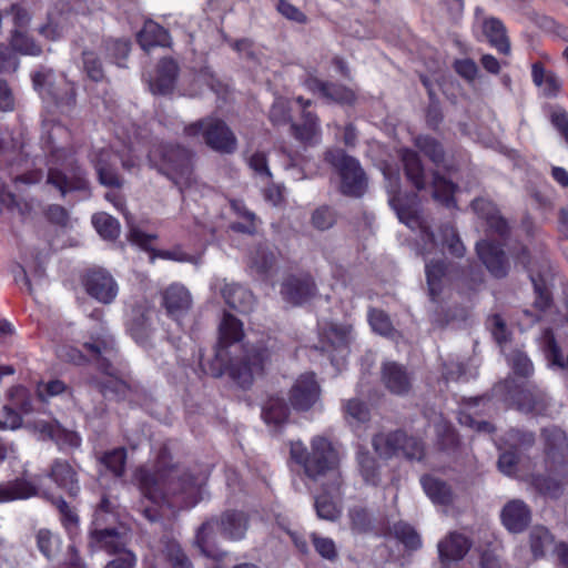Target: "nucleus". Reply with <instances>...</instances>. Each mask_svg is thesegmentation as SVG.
Here are the masks:
<instances>
[{
    "mask_svg": "<svg viewBox=\"0 0 568 568\" xmlns=\"http://www.w3.org/2000/svg\"><path fill=\"white\" fill-rule=\"evenodd\" d=\"M108 55L120 67L130 53L131 43L128 39H108L104 41Z\"/></svg>",
    "mask_w": 568,
    "mask_h": 568,
    "instance_id": "052dcab7",
    "label": "nucleus"
},
{
    "mask_svg": "<svg viewBox=\"0 0 568 568\" xmlns=\"http://www.w3.org/2000/svg\"><path fill=\"white\" fill-rule=\"evenodd\" d=\"M283 349L282 343L272 335H265L254 342L243 345L241 354L229 357V352L216 344L211 359H200V365L206 375L221 377L227 369L231 378L242 388L250 387L254 379L262 376L265 366Z\"/></svg>",
    "mask_w": 568,
    "mask_h": 568,
    "instance_id": "7ed1b4c3",
    "label": "nucleus"
},
{
    "mask_svg": "<svg viewBox=\"0 0 568 568\" xmlns=\"http://www.w3.org/2000/svg\"><path fill=\"white\" fill-rule=\"evenodd\" d=\"M221 293L225 303L240 313H248L254 307V295L239 284H225Z\"/></svg>",
    "mask_w": 568,
    "mask_h": 568,
    "instance_id": "473e14b6",
    "label": "nucleus"
},
{
    "mask_svg": "<svg viewBox=\"0 0 568 568\" xmlns=\"http://www.w3.org/2000/svg\"><path fill=\"white\" fill-rule=\"evenodd\" d=\"M337 215L334 209L322 205L315 209L311 215V224L318 231H326L334 226Z\"/></svg>",
    "mask_w": 568,
    "mask_h": 568,
    "instance_id": "4d7b16f0",
    "label": "nucleus"
},
{
    "mask_svg": "<svg viewBox=\"0 0 568 568\" xmlns=\"http://www.w3.org/2000/svg\"><path fill=\"white\" fill-rule=\"evenodd\" d=\"M243 337V324L232 314L224 313L219 326V342L227 349Z\"/></svg>",
    "mask_w": 568,
    "mask_h": 568,
    "instance_id": "58836bf2",
    "label": "nucleus"
},
{
    "mask_svg": "<svg viewBox=\"0 0 568 568\" xmlns=\"http://www.w3.org/2000/svg\"><path fill=\"white\" fill-rule=\"evenodd\" d=\"M501 523L510 532L524 531L531 520V511L521 499L509 500L501 509Z\"/></svg>",
    "mask_w": 568,
    "mask_h": 568,
    "instance_id": "aec40b11",
    "label": "nucleus"
},
{
    "mask_svg": "<svg viewBox=\"0 0 568 568\" xmlns=\"http://www.w3.org/2000/svg\"><path fill=\"white\" fill-rule=\"evenodd\" d=\"M97 232L106 240H115L120 234V223L108 213H97L92 217Z\"/></svg>",
    "mask_w": 568,
    "mask_h": 568,
    "instance_id": "09e8293b",
    "label": "nucleus"
},
{
    "mask_svg": "<svg viewBox=\"0 0 568 568\" xmlns=\"http://www.w3.org/2000/svg\"><path fill=\"white\" fill-rule=\"evenodd\" d=\"M325 160L339 172L344 194L359 197L364 194L367 182L359 162L344 153L342 150H329L325 153Z\"/></svg>",
    "mask_w": 568,
    "mask_h": 568,
    "instance_id": "9d476101",
    "label": "nucleus"
},
{
    "mask_svg": "<svg viewBox=\"0 0 568 568\" xmlns=\"http://www.w3.org/2000/svg\"><path fill=\"white\" fill-rule=\"evenodd\" d=\"M187 138L202 136L205 144L222 154H232L237 149V139L227 124L216 118H204L184 128Z\"/></svg>",
    "mask_w": 568,
    "mask_h": 568,
    "instance_id": "1a4fd4ad",
    "label": "nucleus"
},
{
    "mask_svg": "<svg viewBox=\"0 0 568 568\" xmlns=\"http://www.w3.org/2000/svg\"><path fill=\"white\" fill-rule=\"evenodd\" d=\"M101 463L116 477H121L125 470L126 450L122 447L106 452L101 457Z\"/></svg>",
    "mask_w": 568,
    "mask_h": 568,
    "instance_id": "6e6d98bb",
    "label": "nucleus"
},
{
    "mask_svg": "<svg viewBox=\"0 0 568 568\" xmlns=\"http://www.w3.org/2000/svg\"><path fill=\"white\" fill-rule=\"evenodd\" d=\"M416 148L423 152L429 160L436 164L440 165L445 159V152L442 144L434 138L429 135H418L415 138Z\"/></svg>",
    "mask_w": 568,
    "mask_h": 568,
    "instance_id": "de8ad7c7",
    "label": "nucleus"
},
{
    "mask_svg": "<svg viewBox=\"0 0 568 568\" xmlns=\"http://www.w3.org/2000/svg\"><path fill=\"white\" fill-rule=\"evenodd\" d=\"M37 493L38 489L32 483L26 479H16L0 485V503L26 499L36 496Z\"/></svg>",
    "mask_w": 568,
    "mask_h": 568,
    "instance_id": "79ce46f5",
    "label": "nucleus"
},
{
    "mask_svg": "<svg viewBox=\"0 0 568 568\" xmlns=\"http://www.w3.org/2000/svg\"><path fill=\"white\" fill-rule=\"evenodd\" d=\"M277 255L274 247L262 242L256 244L248 253L247 270L251 275L261 281L272 278L276 273Z\"/></svg>",
    "mask_w": 568,
    "mask_h": 568,
    "instance_id": "ddd939ff",
    "label": "nucleus"
},
{
    "mask_svg": "<svg viewBox=\"0 0 568 568\" xmlns=\"http://www.w3.org/2000/svg\"><path fill=\"white\" fill-rule=\"evenodd\" d=\"M424 454V444L418 438L405 433V442L400 445V455L410 460H420Z\"/></svg>",
    "mask_w": 568,
    "mask_h": 568,
    "instance_id": "338daca9",
    "label": "nucleus"
},
{
    "mask_svg": "<svg viewBox=\"0 0 568 568\" xmlns=\"http://www.w3.org/2000/svg\"><path fill=\"white\" fill-rule=\"evenodd\" d=\"M33 85L41 94L47 93L52 97L57 104L72 105L75 103V84L67 78L61 77L55 82L52 70L43 69L33 74Z\"/></svg>",
    "mask_w": 568,
    "mask_h": 568,
    "instance_id": "9b49d317",
    "label": "nucleus"
},
{
    "mask_svg": "<svg viewBox=\"0 0 568 568\" xmlns=\"http://www.w3.org/2000/svg\"><path fill=\"white\" fill-rule=\"evenodd\" d=\"M303 120L302 125H291L293 134L297 140L304 143L317 142L321 132L317 116L312 112H304Z\"/></svg>",
    "mask_w": 568,
    "mask_h": 568,
    "instance_id": "a18cd8bd",
    "label": "nucleus"
},
{
    "mask_svg": "<svg viewBox=\"0 0 568 568\" xmlns=\"http://www.w3.org/2000/svg\"><path fill=\"white\" fill-rule=\"evenodd\" d=\"M304 84L307 90L327 101L342 105H353L356 102L355 91L343 84L322 81L315 77H308Z\"/></svg>",
    "mask_w": 568,
    "mask_h": 568,
    "instance_id": "f3484780",
    "label": "nucleus"
},
{
    "mask_svg": "<svg viewBox=\"0 0 568 568\" xmlns=\"http://www.w3.org/2000/svg\"><path fill=\"white\" fill-rule=\"evenodd\" d=\"M11 47L13 50L30 55H38L41 53V48L30 38L27 33L16 30L11 38Z\"/></svg>",
    "mask_w": 568,
    "mask_h": 568,
    "instance_id": "e2e57ef3",
    "label": "nucleus"
},
{
    "mask_svg": "<svg viewBox=\"0 0 568 568\" xmlns=\"http://www.w3.org/2000/svg\"><path fill=\"white\" fill-rule=\"evenodd\" d=\"M105 200L111 202L119 211L123 212L130 227L128 234L129 241L141 247H146L154 237L141 232L131 224V215L125 211L123 196L116 191H110L105 193Z\"/></svg>",
    "mask_w": 568,
    "mask_h": 568,
    "instance_id": "c9c22d12",
    "label": "nucleus"
},
{
    "mask_svg": "<svg viewBox=\"0 0 568 568\" xmlns=\"http://www.w3.org/2000/svg\"><path fill=\"white\" fill-rule=\"evenodd\" d=\"M216 528H220L217 518L206 520L199 527L194 542L204 556L221 559L224 556V551L219 545Z\"/></svg>",
    "mask_w": 568,
    "mask_h": 568,
    "instance_id": "4be33fe9",
    "label": "nucleus"
},
{
    "mask_svg": "<svg viewBox=\"0 0 568 568\" xmlns=\"http://www.w3.org/2000/svg\"><path fill=\"white\" fill-rule=\"evenodd\" d=\"M385 387L395 395H406L412 388V378L406 368L395 362H387L382 368Z\"/></svg>",
    "mask_w": 568,
    "mask_h": 568,
    "instance_id": "a878e982",
    "label": "nucleus"
},
{
    "mask_svg": "<svg viewBox=\"0 0 568 568\" xmlns=\"http://www.w3.org/2000/svg\"><path fill=\"white\" fill-rule=\"evenodd\" d=\"M491 392L498 400L526 414L542 415L550 405L548 395L528 381L507 377L497 383Z\"/></svg>",
    "mask_w": 568,
    "mask_h": 568,
    "instance_id": "0eeeda50",
    "label": "nucleus"
},
{
    "mask_svg": "<svg viewBox=\"0 0 568 568\" xmlns=\"http://www.w3.org/2000/svg\"><path fill=\"white\" fill-rule=\"evenodd\" d=\"M405 442V433L396 430L392 433H381L373 437L372 446L376 454L384 459L400 456V445Z\"/></svg>",
    "mask_w": 568,
    "mask_h": 568,
    "instance_id": "2f4dec72",
    "label": "nucleus"
},
{
    "mask_svg": "<svg viewBox=\"0 0 568 568\" xmlns=\"http://www.w3.org/2000/svg\"><path fill=\"white\" fill-rule=\"evenodd\" d=\"M37 546L47 558H51L58 551L59 540L50 530L40 529L37 534Z\"/></svg>",
    "mask_w": 568,
    "mask_h": 568,
    "instance_id": "774afa93",
    "label": "nucleus"
},
{
    "mask_svg": "<svg viewBox=\"0 0 568 568\" xmlns=\"http://www.w3.org/2000/svg\"><path fill=\"white\" fill-rule=\"evenodd\" d=\"M508 363L514 373L520 377L528 378L534 373V365L531 361L519 349H515L508 355Z\"/></svg>",
    "mask_w": 568,
    "mask_h": 568,
    "instance_id": "680f3d73",
    "label": "nucleus"
},
{
    "mask_svg": "<svg viewBox=\"0 0 568 568\" xmlns=\"http://www.w3.org/2000/svg\"><path fill=\"white\" fill-rule=\"evenodd\" d=\"M140 480L144 495L156 505L190 508L201 499L202 479L187 468L172 464L166 447L160 450L154 471H142Z\"/></svg>",
    "mask_w": 568,
    "mask_h": 568,
    "instance_id": "f03ea898",
    "label": "nucleus"
},
{
    "mask_svg": "<svg viewBox=\"0 0 568 568\" xmlns=\"http://www.w3.org/2000/svg\"><path fill=\"white\" fill-rule=\"evenodd\" d=\"M8 404L23 414L32 412V396L29 389L21 385L12 386L7 393Z\"/></svg>",
    "mask_w": 568,
    "mask_h": 568,
    "instance_id": "3c124183",
    "label": "nucleus"
},
{
    "mask_svg": "<svg viewBox=\"0 0 568 568\" xmlns=\"http://www.w3.org/2000/svg\"><path fill=\"white\" fill-rule=\"evenodd\" d=\"M160 544L159 558L169 561L172 568H193L192 562L175 539L163 537Z\"/></svg>",
    "mask_w": 568,
    "mask_h": 568,
    "instance_id": "4c0bfd02",
    "label": "nucleus"
},
{
    "mask_svg": "<svg viewBox=\"0 0 568 568\" xmlns=\"http://www.w3.org/2000/svg\"><path fill=\"white\" fill-rule=\"evenodd\" d=\"M320 398V386L313 373L301 375L291 388L290 402L296 410H308Z\"/></svg>",
    "mask_w": 568,
    "mask_h": 568,
    "instance_id": "dca6fc26",
    "label": "nucleus"
},
{
    "mask_svg": "<svg viewBox=\"0 0 568 568\" xmlns=\"http://www.w3.org/2000/svg\"><path fill=\"white\" fill-rule=\"evenodd\" d=\"M395 537L410 550H416L420 547L422 541L417 531L406 523H397L393 527Z\"/></svg>",
    "mask_w": 568,
    "mask_h": 568,
    "instance_id": "13d9d810",
    "label": "nucleus"
},
{
    "mask_svg": "<svg viewBox=\"0 0 568 568\" xmlns=\"http://www.w3.org/2000/svg\"><path fill=\"white\" fill-rule=\"evenodd\" d=\"M315 283L308 275L290 276L282 285V295L293 305H301L314 296Z\"/></svg>",
    "mask_w": 568,
    "mask_h": 568,
    "instance_id": "412c9836",
    "label": "nucleus"
},
{
    "mask_svg": "<svg viewBox=\"0 0 568 568\" xmlns=\"http://www.w3.org/2000/svg\"><path fill=\"white\" fill-rule=\"evenodd\" d=\"M439 239L443 247H447L454 256L460 257L465 253V246L462 243L455 227L450 224H444L439 229Z\"/></svg>",
    "mask_w": 568,
    "mask_h": 568,
    "instance_id": "603ef678",
    "label": "nucleus"
},
{
    "mask_svg": "<svg viewBox=\"0 0 568 568\" xmlns=\"http://www.w3.org/2000/svg\"><path fill=\"white\" fill-rule=\"evenodd\" d=\"M93 536L99 546L115 557H121L123 552H132L126 549L130 536L128 529L123 526L120 528L95 529Z\"/></svg>",
    "mask_w": 568,
    "mask_h": 568,
    "instance_id": "5701e85b",
    "label": "nucleus"
},
{
    "mask_svg": "<svg viewBox=\"0 0 568 568\" xmlns=\"http://www.w3.org/2000/svg\"><path fill=\"white\" fill-rule=\"evenodd\" d=\"M474 211L487 220L489 229L495 231L499 235H505L508 230L507 222L494 211L491 204L488 201L477 199L471 203Z\"/></svg>",
    "mask_w": 568,
    "mask_h": 568,
    "instance_id": "c03bdc74",
    "label": "nucleus"
},
{
    "mask_svg": "<svg viewBox=\"0 0 568 568\" xmlns=\"http://www.w3.org/2000/svg\"><path fill=\"white\" fill-rule=\"evenodd\" d=\"M88 293L101 303H111L118 294L114 278L103 270L91 271L85 282Z\"/></svg>",
    "mask_w": 568,
    "mask_h": 568,
    "instance_id": "6ab92c4d",
    "label": "nucleus"
},
{
    "mask_svg": "<svg viewBox=\"0 0 568 568\" xmlns=\"http://www.w3.org/2000/svg\"><path fill=\"white\" fill-rule=\"evenodd\" d=\"M358 470L363 480L371 486H378L382 481V475L377 460L369 452L359 449L356 455Z\"/></svg>",
    "mask_w": 568,
    "mask_h": 568,
    "instance_id": "37998d69",
    "label": "nucleus"
},
{
    "mask_svg": "<svg viewBox=\"0 0 568 568\" xmlns=\"http://www.w3.org/2000/svg\"><path fill=\"white\" fill-rule=\"evenodd\" d=\"M477 254L487 270L495 277H504L508 272V263L504 251L498 244L488 241L478 242L476 245Z\"/></svg>",
    "mask_w": 568,
    "mask_h": 568,
    "instance_id": "b1692460",
    "label": "nucleus"
},
{
    "mask_svg": "<svg viewBox=\"0 0 568 568\" xmlns=\"http://www.w3.org/2000/svg\"><path fill=\"white\" fill-rule=\"evenodd\" d=\"M398 182L399 176L397 173L394 174L393 178H389V183L392 186V191H389V193H392L389 197V204L396 212L402 223L406 224L412 230L419 231L420 239L424 242L422 254L426 256L430 252V248H427L428 246H437L435 234L429 230L428 224L414 205L417 195L414 194L409 197H403L398 192ZM425 273L430 300L436 302L442 292L443 282L447 274V265L443 258L436 261L426 260Z\"/></svg>",
    "mask_w": 568,
    "mask_h": 568,
    "instance_id": "20e7f679",
    "label": "nucleus"
},
{
    "mask_svg": "<svg viewBox=\"0 0 568 568\" xmlns=\"http://www.w3.org/2000/svg\"><path fill=\"white\" fill-rule=\"evenodd\" d=\"M27 427L39 433L42 439L53 440L61 449L78 448L81 445L80 436L67 428H63L58 422L34 420L28 423Z\"/></svg>",
    "mask_w": 568,
    "mask_h": 568,
    "instance_id": "2eb2a0df",
    "label": "nucleus"
},
{
    "mask_svg": "<svg viewBox=\"0 0 568 568\" xmlns=\"http://www.w3.org/2000/svg\"><path fill=\"white\" fill-rule=\"evenodd\" d=\"M192 304V295L182 284H171L161 293V305L164 307L168 316L176 322L189 313Z\"/></svg>",
    "mask_w": 568,
    "mask_h": 568,
    "instance_id": "4468645a",
    "label": "nucleus"
},
{
    "mask_svg": "<svg viewBox=\"0 0 568 568\" xmlns=\"http://www.w3.org/2000/svg\"><path fill=\"white\" fill-rule=\"evenodd\" d=\"M83 69L88 78L94 82L103 81L105 78L102 63L92 51L83 52Z\"/></svg>",
    "mask_w": 568,
    "mask_h": 568,
    "instance_id": "0e129e2a",
    "label": "nucleus"
},
{
    "mask_svg": "<svg viewBox=\"0 0 568 568\" xmlns=\"http://www.w3.org/2000/svg\"><path fill=\"white\" fill-rule=\"evenodd\" d=\"M291 457L301 465L305 475L315 481H323V494L315 498L318 518L335 521L341 516V508L335 499L341 495L342 477L337 469L338 455L332 443L315 436L311 442V452L301 440L291 444Z\"/></svg>",
    "mask_w": 568,
    "mask_h": 568,
    "instance_id": "f257e3e1",
    "label": "nucleus"
},
{
    "mask_svg": "<svg viewBox=\"0 0 568 568\" xmlns=\"http://www.w3.org/2000/svg\"><path fill=\"white\" fill-rule=\"evenodd\" d=\"M547 475L532 478L534 487L542 495L558 498L568 485V438L558 427L542 429Z\"/></svg>",
    "mask_w": 568,
    "mask_h": 568,
    "instance_id": "39448f33",
    "label": "nucleus"
},
{
    "mask_svg": "<svg viewBox=\"0 0 568 568\" xmlns=\"http://www.w3.org/2000/svg\"><path fill=\"white\" fill-rule=\"evenodd\" d=\"M179 74V65L171 58H164L159 62L155 78L150 82L153 93L168 94L172 92Z\"/></svg>",
    "mask_w": 568,
    "mask_h": 568,
    "instance_id": "bb28decb",
    "label": "nucleus"
},
{
    "mask_svg": "<svg viewBox=\"0 0 568 568\" xmlns=\"http://www.w3.org/2000/svg\"><path fill=\"white\" fill-rule=\"evenodd\" d=\"M484 33L489 43L500 53L508 54L510 52V43L506 36V28L500 20L490 18L484 21Z\"/></svg>",
    "mask_w": 568,
    "mask_h": 568,
    "instance_id": "ea45409f",
    "label": "nucleus"
},
{
    "mask_svg": "<svg viewBox=\"0 0 568 568\" xmlns=\"http://www.w3.org/2000/svg\"><path fill=\"white\" fill-rule=\"evenodd\" d=\"M288 407L283 398L271 397L264 405L262 416L266 424L281 425L288 417Z\"/></svg>",
    "mask_w": 568,
    "mask_h": 568,
    "instance_id": "49530a36",
    "label": "nucleus"
},
{
    "mask_svg": "<svg viewBox=\"0 0 568 568\" xmlns=\"http://www.w3.org/2000/svg\"><path fill=\"white\" fill-rule=\"evenodd\" d=\"M138 42L144 51H149L154 47H170L172 40L166 29L152 20H148L138 33Z\"/></svg>",
    "mask_w": 568,
    "mask_h": 568,
    "instance_id": "c756f323",
    "label": "nucleus"
},
{
    "mask_svg": "<svg viewBox=\"0 0 568 568\" xmlns=\"http://www.w3.org/2000/svg\"><path fill=\"white\" fill-rule=\"evenodd\" d=\"M47 183L58 189L62 195L87 190L89 185L85 172L75 161L69 162L63 169H50Z\"/></svg>",
    "mask_w": 568,
    "mask_h": 568,
    "instance_id": "f8f14e48",
    "label": "nucleus"
},
{
    "mask_svg": "<svg viewBox=\"0 0 568 568\" xmlns=\"http://www.w3.org/2000/svg\"><path fill=\"white\" fill-rule=\"evenodd\" d=\"M398 156L403 163L407 180L418 191L426 187V178L424 166L417 152L403 148L398 151Z\"/></svg>",
    "mask_w": 568,
    "mask_h": 568,
    "instance_id": "c85d7f7f",
    "label": "nucleus"
},
{
    "mask_svg": "<svg viewBox=\"0 0 568 568\" xmlns=\"http://www.w3.org/2000/svg\"><path fill=\"white\" fill-rule=\"evenodd\" d=\"M470 541L462 534L450 532L437 548L442 562L462 560L470 549Z\"/></svg>",
    "mask_w": 568,
    "mask_h": 568,
    "instance_id": "cd10ccee",
    "label": "nucleus"
},
{
    "mask_svg": "<svg viewBox=\"0 0 568 568\" xmlns=\"http://www.w3.org/2000/svg\"><path fill=\"white\" fill-rule=\"evenodd\" d=\"M345 416L349 423H366L369 419L368 407L358 399H349L344 406Z\"/></svg>",
    "mask_w": 568,
    "mask_h": 568,
    "instance_id": "69168bd1",
    "label": "nucleus"
},
{
    "mask_svg": "<svg viewBox=\"0 0 568 568\" xmlns=\"http://www.w3.org/2000/svg\"><path fill=\"white\" fill-rule=\"evenodd\" d=\"M219 524L221 535L231 540H239L245 536L248 519L242 511L229 510L222 514Z\"/></svg>",
    "mask_w": 568,
    "mask_h": 568,
    "instance_id": "7c9ffc66",
    "label": "nucleus"
},
{
    "mask_svg": "<svg viewBox=\"0 0 568 568\" xmlns=\"http://www.w3.org/2000/svg\"><path fill=\"white\" fill-rule=\"evenodd\" d=\"M119 159V155L109 149H101L93 154L92 163L100 184L113 189L122 187L123 179L115 170Z\"/></svg>",
    "mask_w": 568,
    "mask_h": 568,
    "instance_id": "a211bd4d",
    "label": "nucleus"
},
{
    "mask_svg": "<svg viewBox=\"0 0 568 568\" xmlns=\"http://www.w3.org/2000/svg\"><path fill=\"white\" fill-rule=\"evenodd\" d=\"M49 477L70 496H75L80 490L77 473L67 462L55 460L51 466Z\"/></svg>",
    "mask_w": 568,
    "mask_h": 568,
    "instance_id": "72a5a7b5",
    "label": "nucleus"
},
{
    "mask_svg": "<svg viewBox=\"0 0 568 568\" xmlns=\"http://www.w3.org/2000/svg\"><path fill=\"white\" fill-rule=\"evenodd\" d=\"M152 311L136 306L132 310L131 317L128 322V332L131 337L140 345L148 346L153 334L151 322Z\"/></svg>",
    "mask_w": 568,
    "mask_h": 568,
    "instance_id": "393cba45",
    "label": "nucleus"
},
{
    "mask_svg": "<svg viewBox=\"0 0 568 568\" xmlns=\"http://www.w3.org/2000/svg\"><path fill=\"white\" fill-rule=\"evenodd\" d=\"M531 77L534 83L541 89L545 97L554 98L558 94L561 81L554 72L546 71L542 64H532Z\"/></svg>",
    "mask_w": 568,
    "mask_h": 568,
    "instance_id": "a19ab883",
    "label": "nucleus"
},
{
    "mask_svg": "<svg viewBox=\"0 0 568 568\" xmlns=\"http://www.w3.org/2000/svg\"><path fill=\"white\" fill-rule=\"evenodd\" d=\"M352 327L348 325L329 324L324 333L328 344L335 349L346 348L351 341Z\"/></svg>",
    "mask_w": 568,
    "mask_h": 568,
    "instance_id": "864d4df0",
    "label": "nucleus"
},
{
    "mask_svg": "<svg viewBox=\"0 0 568 568\" xmlns=\"http://www.w3.org/2000/svg\"><path fill=\"white\" fill-rule=\"evenodd\" d=\"M420 484L424 491L434 504L450 505L454 500L452 487L444 480L434 476H423Z\"/></svg>",
    "mask_w": 568,
    "mask_h": 568,
    "instance_id": "f704fd0d",
    "label": "nucleus"
},
{
    "mask_svg": "<svg viewBox=\"0 0 568 568\" xmlns=\"http://www.w3.org/2000/svg\"><path fill=\"white\" fill-rule=\"evenodd\" d=\"M83 348L90 352L97 361L98 369L105 376L103 381L95 382L104 397L114 399H131L132 388L118 376L116 368L112 365L115 356L114 339L104 327L91 333L89 339L83 343Z\"/></svg>",
    "mask_w": 568,
    "mask_h": 568,
    "instance_id": "423d86ee",
    "label": "nucleus"
},
{
    "mask_svg": "<svg viewBox=\"0 0 568 568\" xmlns=\"http://www.w3.org/2000/svg\"><path fill=\"white\" fill-rule=\"evenodd\" d=\"M541 348L550 367L568 371V354L564 356L551 329L544 331L541 336Z\"/></svg>",
    "mask_w": 568,
    "mask_h": 568,
    "instance_id": "e433bc0d",
    "label": "nucleus"
},
{
    "mask_svg": "<svg viewBox=\"0 0 568 568\" xmlns=\"http://www.w3.org/2000/svg\"><path fill=\"white\" fill-rule=\"evenodd\" d=\"M455 192V184L445 178L440 176L438 173H434L433 175V196L436 201L443 203L446 206H450L453 203Z\"/></svg>",
    "mask_w": 568,
    "mask_h": 568,
    "instance_id": "5fc2aeb1",
    "label": "nucleus"
},
{
    "mask_svg": "<svg viewBox=\"0 0 568 568\" xmlns=\"http://www.w3.org/2000/svg\"><path fill=\"white\" fill-rule=\"evenodd\" d=\"M158 170L170 179L181 192L197 186L194 174V153L181 145L165 144L158 150Z\"/></svg>",
    "mask_w": 568,
    "mask_h": 568,
    "instance_id": "6e6552de",
    "label": "nucleus"
},
{
    "mask_svg": "<svg viewBox=\"0 0 568 568\" xmlns=\"http://www.w3.org/2000/svg\"><path fill=\"white\" fill-rule=\"evenodd\" d=\"M529 538L530 548L535 558L542 557L554 542L551 534L544 526H535L530 530Z\"/></svg>",
    "mask_w": 568,
    "mask_h": 568,
    "instance_id": "8fccbe9b",
    "label": "nucleus"
},
{
    "mask_svg": "<svg viewBox=\"0 0 568 568\" xmlns=\"http://www.w3.org/2000/svg\"><path fill=\"white\" fill-rule=\"evenodd\" d=\"M505 444L511 449H528L535 444V435L531 432L513 428L505 434Z\"/></svg>",
    "mask_w": 568,
    "mask_h": 568,
    "instance_id": "bf43d9fd",
    "label": "nucleus"
}]
</instances>
